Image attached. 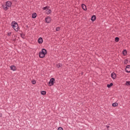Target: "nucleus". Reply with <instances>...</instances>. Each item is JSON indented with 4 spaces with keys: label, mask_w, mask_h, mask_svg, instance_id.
Instances as JSON below:
<instances>
[{
    "label": "nucleus",
    "mask_w": 130,
    "mask_h": 130,
    "mask_svg": "<svg viewBox=\"0 0 130 130\" xmlns=\"http://www.w3.org/2000/svg\"><path fill=\"white\" fill-rule=\"evenodd\" d=\"M115 41L116 42H118L119 41V38L118 37H116L115 39Z\"/></svg>",
    "instance_id": "dca6fc26"
},
{
    "label": "nucleus",
    "mask_w": 130,
    "mask_h": 130,
    "mask_svg": "<svg viewBox=\"0 0 130 130\" xmlns=\"http://www.w3.org/2000/svg\"><path fill=\"white\" fill-rule=\"evenodd\" d=\"M61 67H62V64L59 63V64H57V67H58V68H61Z\"/></svg>",
    "instance_id": "6ab92c4d"
},
{
    "label": "nucleus",
    "mask_w": 130,
    "mask_h": 130,
    "mask_svg": "<svg viewBox=\"0 0 130 130\" xmlns=\"http://www.w3.org/2000/svg\"><path fill=\"white\" fill-rule=\"evenodd\" d=\"M31 83L33 84V85H35V84H36V81L34 80L31 81Z\"/></svg>",
    "instance_id": "5701e85b"
},
{
    "label": "nucleus",
    "mask_w": 130,
    "mask_h": 130,
    "mask_svg": "<svg viewBox=\"0 0 130 130\" xmlns=\"http://www.w3.org/2000/svg\"><path fill=\"white\" fill-rule=\"evenodd\" d=\"M21 37H22V38H23V35H21Z\"/></svg>",
    "instance_id": "c85d7f7f"
},
{
    "label": "nucleus",
    "mask_w": 130,
    "mask_h": 130,
    "mask_svg": "<svg viewBox=\"0 0 130 130\" xmlns=\"http://www.w3.org/2000/svg\"><path fill=\"white\" fill-rule=\"evenodd\" d=\"M47 53V51L46 49H43L41 52H39V57L41 58H43L45 56V55Z\"/></svg>",
    "instance_id": "f03ea898"
},
{
    "label": "nucleus",
    "mask_w": 130,
    "mask_h": 130,
    "mask_svg": "<svg viewBox=\"0 0 130 130\" xmlns=\"http://www.w3.org/2000/svg\"><path fill=\"white\" fill-rule=\"evenodd\" d=\"M128 61V60H127V59L124 60V64H127Z\"/></svg>",
    "instance_id": "412c9836"
},
{
    "label": "nucleus",
    "mask_w": 130,
    "mask_h": 130,
    "mask_svg": "<svg viewBox=\"0 0 130 130\" xmlns=\"http://www.w3.org/2000/svg\"><path fill=\"white\" fill-rule=\"evenodd\" d=\"M113 86V83H111L110 84L107 85L108 88H110L111 87H112Z\"/></svg>",
    "instance_id": "4468645a"
},
{
    "label": "nucleus",
    "mask_w": 130,
    "mask_h": 130,
    "mask_svg": "<svg viewBox=\"0 0 130 130\" xmlns=\"http://www.w3.org/2000/svg\"><path fill=\"white\" fill-rule=\"evenodd\" d=\"M11 26L12 28H13V29L15 30V31H16V32H17V31H19V25H18V23H17V22L13 21L11 23Z\"/></svg>",
    "instance_id": "f257e3e1"
},
{
    "label": "nucleus",
    "mask_w": 130,
    "mask_h": 130,
    "mask_svg": "<svg viewBox=\"0 0 130 130\" xmlns=\"http://www.w3.org/2000/svg\"><path fill=\"white\" fill-rule=\"evenodd\" d=\"M10 69L12 71H16V66L12 65L10 67Z\"/></svg>",
    "instance_id": "9b49d317"
},
{
    "label": "nucleus",
    "mask_w": 130,
    "mask_h": 130,
    "mask_svg": "<svg viewBox=\"0 0 130 130\" xmlns=\"http://www.w3.org/2000/svg\"><path fill=\"white\" fill-rule=\"evenodd\" d=\"M11 35H12V32H8V36H11Z\"/></svg>",
    "instance_id": "a878e982"
},
{
    "label": "nucleus",
    "mask_w": 130,
    "mask_h": 130,
    "mask_svg": "<svg viewBox=\"0 0 130 130\" xmlns=\"http://www.w3.org/2000/svg\"><path fill=\"white\" fill-rule=\"evenodd\" d=\"M43 10L46 11V14H47V15H49V14H51V10L49 9L48 7L46 6L45 7H44Z\"/></svg>",
    "instance_id": "7ed1b4c3"
},
{
    "label": "nucleus",
    "mask_w": 130,
    "mask_h": 130,
    "mask_svg": "<svg viewBox=\"0 0 130 130\" xmlns=\"http://www.w3.org/2000/svg\"><path fill=\"white\" fill-rule=\"evenodd\" d=\"M122 53L123 55H125L127 53V52H126V50H125L123 51Z\"/></svg>",
    "instance_id": "a211bd4d"
},
{
    "label": "nucleus",
    "mask_w": 130,
    "mask_h": 130,
    "mask_svg": "<svg viewBox=\"0 0 130 130\" xmlns=\"http://www.w3.org/2000/svg\"><path fill=\"white\" fill-rule=\"evenodd\" d=\"M111 77L113 80H115V79H116V74L115 73H111Z\"/></svg>",
    "instance_id": "39448f33"
},
{
    "label": "nucleus",
    "mask_w": 130,
    "mask_h": 130,
    "mask_svg": "<svg viewBox=\"0 0 130 130\" xmlns=\"http://www.w3.org/2000/svg\"><path fill=\"white\" fill-rule=\"evenodd\" d=\"M107 128H108V127H109V126H107Z\"/></svg>",
    "instance_id": "cd10ccee"
},
{
    "label": "nucleus",
    "mask_w": 130,
    "mask_h": 130,
    "mask_svg": "<svg viewBox=\"0 0 130 130\" xmlns=\"http://www.w3.org/2000/svg\"><path fill=\"white\" fill-rule=\"evenodd\" d=\"M126 86H130V81H126L125 83Z\"/></svg>",
    "instance_id": "f3484780"
},
{
    "label": "nucleus",
    "mask_w": 130,
    "mask_h": 130,
    "mask_svg": "<svg viewBox=\"0 0 130 130\" xmlns=\"http://www.w3.org/2000/svg\"><path fill=\"white\" fill-rule=\"evenodd\" d=\"M59 30H60V27H58L56 28V31H59Z\"/></svg>",
    "instance_id": "b1692460"
},
{
    "label": "nucleus",
    "mask_w": 130,
    "mask_h": 130,
    "mask_svg": "<svg viewBox=\"0 0 130 130\" xmlns=\"http://www.w3.org/2000/svg\"><path fill=\"white\" fill-rule=\"evenodd\" d=\"M6 4V6H7L8 8H10V7H11V6H12V3H11V2H10V1L7 2L6 3V4Z\"/></svg>",
    "instance_id": "0eeeda50"
},
{
    "label": "nucleus",
    "mask_w": 130,
    "mask_h": 130,
    "mask_svg": "<svg viewBox=\"0 0 130 130\" xmlns=\"http://www.w3.org/2000/svg\"><path fill=\"white\" fill-rule=\"evenodd\" d=\"M82 8L84 11H87V8L86 7V5H85L84 4L82 5Z\"/></svg>",
    "instance_id": "f8f14e48"
},
{
    "label": "nucleus",
    "mask_w": 130,
    "mask_h": 130,
    "mask_svg": "<svg viewBox=\"0 0 130 130\" xmlns=\"http://www.w3.org/2000/svg\"><path fill=\"white\" fill-rule=\"evenodd\" d=\"M95 20H96V16L93 15L91 17V21H95Z\"/></svg>",
    "instance_id": "2eb2a0df"
},
{
    "label": "nucleus",
    "mask_w": 130,
    "mask_h": 130,
    "mask_svg": "<svg viewBox=\"0 0 130 130\" xmlns=\"http://www.w3.org/2000/svg\"><path fill=\"white\" fill-rule=\"evenodd\" d=\"M36 17H37V14L36 13H33L32 14V18L33 19H35V18H36Z\"/></svg>",
    "instance_id": "ddd939ff"
},
{
    "label": "nucleus",
    "mask_w": 130,
    "mask_h": 130,
    "mask_svg": "<svg viewBox=\"0 0 130 130\" xmlns=\"http://www.w3.org/2000/svg\"><path fill=\"white\" fill-rule=\"evenodd\" d=\"M125 71H126V73H130V66L129 65H128L126 66Z\"/></svg>",
    "instance_id": "423d86ee"
},
{
    "label": "nucleus",
    "mask_w": 130,
    "mask_h": 130,
    "mask_svg": "<svg viewBox=\"0 0 130 130\" xmlns=\"http://www.w3.org/2000/svg\"><path fill=\"white\" fill-rule=\"evenodd\" d=\"M41 94L42 95H45V94H46V92L45 91H42Z\"/></svg>",
    "instance_id": "aec40b11"
},
{
    "label": "nucleus",
    "mask_w": 130,
    "mask_h": 130,
    "mask_svg": "<svg viewBox=\"0 0 130 130\" xmlns=\"http://www.w3.org/2000/svg\"><path fill=\"white\" fill-rule=\"evenodd\" d=\"M55 81L54 78H51L49 82V86H53Z\"/></svg>",
    "instance_id": "20e7f679"
},
{
    "label": "nucleus",
    "mask_w": 130,
    "mask_h": 130,
    "mask_svg": "<svg viewBox=\"0 0 130 130\" xmlns=\"http://www.w3.org/2000/svg\"><path fill=\"white\" fill-rule=\"evenodd\" d=\"M2 116H3V115H2V113H0V117H2Z\"/></svg>",
    "instance_id": "bb28decb"
},
{
    "label": "nucleus",
    "mask_w": 130,
    "mask_h": 130,
    "mask_svg": "<svg viewBox=\"0 0 130 130\" xmlns=\"http://www.w3.org/2000/svg\"><path fill=\"white\" fill-rule=\"evenodd\" d=\"M38 42H39V44H42V43L43 42V39H42V38H40L38 39Z\"/></svg>",
    "instance_id": "9d476101"
},
{
    "label": "nucleus",
    "mask_w": 130,
    "mask_h": 130,
    "mask_svg": "<svg viewBox=\"0 0 130 130\" xmlns=\"http://www.w3.org/2000/svg\"><path fill=\"white\" fill-rule=\"evenodd\" d=\"M3 9H4L5 11H7V10L9 9V7L7 6L6 4H5L3 6Z\"/></svg>",
    "instance_id": "1a4fd4ad"
},
{
    "label": "nucleus",
    "mask_w": 130,
    "mask_h": 130,
    "mask_svg": "<svg viewBox=\"0 0 130 130\" xmlns=\"http://www.w3.org/2000/svg\"><path fill=\"white\" fill-rule=\"evenodd\" d=\"M45 21L46 23H50V21H51V18L50 17H48L45 19Z\"/></svg>",
    "instance_id": "6e6552de"
},
{
    "label": "nucleus",
    "mask_w": 130,
    "mask_h": 130,
    "mask_svg": "<svg viewBox=\"0 0 130 130\" xmlns=\"http://www.w3.org/2000/svg\"><path fill=\"white\" fill-rule=\"evenodd\" d=\"M118 104L117 103H113L112 104V106H113L114 107H115V106H117Z\"/></svg>",
    "instance_id": "4be33fe9"
},
{
    "label": "nucleus",
    "mask_w": 130,
    "mask_h": 130,
    "mask_svg": "<svg viewBox=\"0 0 130 130\" xmlns=\"http://www.w3.org/2000/svg\"><path fill=\"white\" fill-rule=\"evenodd\" d=\"M58 130H63V128H62L61 127H59L58 128Z\"/></svg>",
    "instance_id": "393cba45"
}]
</instances>
